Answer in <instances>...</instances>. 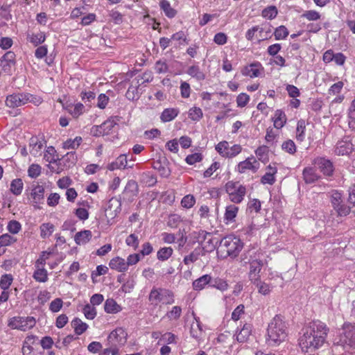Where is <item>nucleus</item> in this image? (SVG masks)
<instances>
[{"mask_svg": "<svg viewBox=\"0 0 355 355\" xmlns=\"http://www.w3.org/2000/svg\"><path fill=\"white\" fill-rule=\"evenodd\" d=\"M327 325L319 321H313L304 326L298 338L299 346L304 352H313L323 345L327 336Z\"/></svg>", "mask_w": 355, "mask_h": 355, "instance_id": "1", "label": "nucleus"}, {"mask_svg": "<svg viewBox=\"0 0 355 355\" xmlns=\"http://www.w3.org/2000/svg\"><path fill=\"white\" fill-rule=\"evenodd\" d=\"M288 334V327L286 322L281 316L277 315L268 325L266 343L272 347L279 345L286 340Z\"/></svg>", "mask_w": 355, "mask_h": 355, "instance_id": "2", "label": "nucleus"}, {"mask_svg": "<svg viewBox=\"0 0 355 355\" xmlns=\"http://www.w3.org/2000/svg\"><path fill=\"white\" fill-rule=\"evenodd\" d=\"M341 331L334 338V345H340L349 349H355V325L345 323Z\"/></svg>", "mask_w": 355, "mask_h": 355, "instance_id": "3", "label": "nucleus"}, {"mask_svg": "<svg viewBox=\"0 0 355 355\" xmlns=\"http://www.w3.org/2000/svg\"><path fill=\"white\" fill-rule=\"evenodd\" d=\"M220 248L222 252L226 253L227 256L235 258L243 249V243L239 237L230 234L221 239Z\"/></svg>", "mask_w": 355, "mask_h": 355, "instance_id": "4", "label": "nucleus"}, {"mask_svg": "<svg viewBox=\"0 0 355 355\" xmlns=\"http://www.w3.org/2000/svg\"><path fill=\"white\" fill-rule=\"evenodd\" d=\"M148 300L150 304L155 306L160 303L172 304L175 302L174 294L168 289L153 287L149 293Z\"/></svg>", "mask_w": 355, "mask_h": 355, "instance_id": "5", "label": "nucleus"}, {"mask_svg": "<svg viewBox=\"0 0 355 355\" xmlns=\"http://www.w3.org/2000/svg\"><path fill=\"white\" fill-rule=\"evenodd\" d=\"M225 191L230 200L234 203H241L246 194V188L239 182L229 181L225 184Z\"/></svg>", "mask_w": 355, "mask_h": 355, "instance_id": "6", "label": "nucleus"}, {"mask_svg": "<svg viewBox=\"0 0 355 355\" xmlns=\"http://www.w3.org/2000/svg\"><path fill=\"white\" fill-rule=\"evenodd\" d=\"M36 324V320L32 316H15L8 320V326L12 329H17L22 331H26Z\"/></svg>", "mask_w": 355, "mask_h": 355, "instance_id": "7", "label": "nucleus"}, {"mask_svg": "<svg viewBox=\"0 0 355 355\" xmlns=\"http://www.w3.org/2000/svg\"><path fill=\"white\" fill-rule=\"evenodd\" d=\"M331 203L334 210L338 216H346L351 212V207L343 203L342 195L338 191H334L331 196Z\"/></svg>", "mask_w": 355, "mask_h": 355, "instance_id": "8", "label": "nucleus"}, {"mask_svg": "<svg viewBox=\"0 0 355 355\" xmlns=\"http://www.w3.org/2000/svg\"><path fill=\"white\" fill-rule=\"evenodd\" d=\"M243 259L245 261V263H250L248 278L250 282L253 284L257 281L261 279L260 272L263 265V261L257 259H248V261H245V259H247L246 257Z\"/></svg>", "mask_w": 355, "mask_h": 355, "instance_id": "9", "label": "nucleus"}, {"mask_svg": "<svg viewBox=\"0 0 355 355\" xmlns=\"http://www.w3.org/2000/svg\"><path fill=\"white\" fill-rule=\"evenodd\" d=\"M128 334L125 331L118 327L113 330L107 337L108 345L110 346H123L127 342Z\"/></svg>", "mask_w": 355, "mask_h": 355, "instance_id": "10", "label": "nucleus"}, {"mask_svg": "<svg viewBox=\"0 0 355 355\" xmlns=\"http://www.w3.org/2000/svg\"><path fill=\"white\" fill-rule=\"evenodd\" d=\"M28 97H31L29 93L12 94L6 97V105L11 108L20 107L28 103Z\"/></svg>", "mask_w": 355, "mask_h": 355, "instance_id": "11", "label": "nucleus"}, {"mask_svg": "<svg viewBox=\"0 0 355 355\" xmlns=\"http://www.w3.org/2000/svg\"><path fill=\"white\" fill-rule=\"evenodd\" d=\"M45 189L43 185L39 183H33L31 186V197L32 198V205L40 209V205L44 203Z\"/></svg>", "mask_w": 355, "mask_h": 355, "instance_id": "12", "label": "nucleus"}, {"mask_svg": "<svg viewBox=\"0 0 355 355\" xmlns=\"http://www.w3.org/2000/svg\"><path fill=\"white\" fill-rule=\"evenodd\" d=\"M263 67L259 62H254L249 65H246L241 69V73L244 76H248L251 78L259 77L261 72H263Z\"/></svg>", "mask_w": 355, "mask_h": 355, "instance_id": "13", "label": "nucleus"}, {"mask_svg": "<svg viewBox=\"0 0 355 355\" xmlns=\"http://www.w3.org/2000/svg\"><path fill=\"white\" fill-rule=\"evenodd\" d=\"M15 64V54L12 51L6 52L0 58V66L5 72H10Z\"/></svg>", "mask_w": 355, "mask_h": 355, "instance_id": "14", "label": "nucleus"}, {"mask_svg": "<svg viewBox=\"0 0 355 355\" xmlns=\"http://www.w3.org/2000/svg\"><path fill=\"white\" fill-rule=\"evenodd\" d=\"M314 164L318 166L320 171L324 175L330 176L333 174L334 166L330 160L322 157H318L314 160Z\"/></svg>", "mask_w": 355, "mask_h": 355, "instance_id": "15", "label": "nucleus"}, {"mask_svg": "<svg viewBox=\"0 0 355 355\" xmlns=\"http://www.w3.org/2000/svg\"><path fill=\"white\" fill-rule=\"evenodd\" d=\"M257 28L258 29L257 38L259 42L271 37L272 26L270 24H263L261 26H257Z\"/></svg>", "mask_w": 355, "mask_h": 355, "instance_id": "16", "label": "nucleus"}, {"mask_svg": "<svg viewBox=\"0 0 355 355\" xmlns=\"http://www.w3.org/2000/svg\"><path fill=\"white\" fill-rule=\"evenodd\" d=\"M254 164H257V162L254 158L248 157L245 160L239 163L236 170L240 173H244L248 170L255 172L258 167L254 166Z\"/></svg>", "mask_w": 355, "mask_h": 355, "instance_id": "17", "label": "nucleus"}, {"mask_svg": "<svg viewBox=\"0 0 355 355\" xmlns=\"http://www.w3.org/2000/svg\"><path fill=\"white\" fill-rule=\"evenodd\" d=\"M109 266L111 269L121 272H125L128 270L125 260L119 257L112 258L110 261Z\"/></svg>", "mask_w": 355, "mask_h": 355, "instance_id": "18", "label": "nucleus"}, {"mask_svg": "<svg viewBox=\"0 0 355 355\" xmlns=\"http://www.w3.org/2000/svg\"><path fill=\"white\" fill-rule=\"evenodd\" d=\"M252 332V326L245 323L239 331L235 334L236 339L239 343H244L248 340Z\"/></svg>", "mask_w": 355, "mask_h": 355, "instance_id": "19", "label": "nucleus"}, {"mask_svg": "<svg viewBox=\"0 0 355 355\" xmlns=\"http://www.w3.org/2000/svg\"><path fill=\"white\" fill-rule=\"evenodd\" d=\"M92 237V234L90 230H83L77 232L75 234L74 240L77 245H84L88 243Z\"/></svg>", "mask_w": 355, "mask_h": 355, "instance_id": "20", "label": "nucleus"}, {"mask_svg": "<svg viewBox=\"0 0 355 355\" xmlns=\"http://www.w3.org/2000/svg\"><path fill=\"white\" fill-rule=\"evenodd\" d=\"M127 157L125 155H119L114 162L107 165V169L114 171L116 169L125 168L127 167Z\"/></svg>", "mask_w": 355, "mask_h": 355, "instance_id": "21", "label": "nucleus"}, {"mask_svg": "<svg viewBox=\"0 0 355 355\" xmlns=\"http://www.w3.org/2000/svg\"><path fill=\"white\" fill-rule=\"evenodd\" d=\"M268 168L269 171L266 173L265 175L262 176L261 182L263 184H268L272 185L275 182L276 180L275 175L277 172V168L275 166H272L271 165H269Z\"/></svg>", "mask_w": 355, "mask_h": 355, "instance_id": "22", "label": "nucleus"}, {"mask_svg": "<svg viewBox=\"0 0 355 355\" xmlns=\"http://www.w3.org/2000/svg\"><path fill=\"white\" fill-rule=\"evenodd\" d=\"M211 275H204L193 282L192 286L195 291H201L205 288L207 285L209 286Z\"/></svg>", "mask_w": 355, "mask_h": 355, "instance_id": "23", "label": "nucleus"}, {"mask_svg": "<svg viewBox=\"0 0 355 355\" xmlns=\"http://www.w3.org/2000/svg\"><path fill=\"white\" fill-rule=\"evenodd\" d=\"M178 108H166L161 114L160 119L162 122H169L173 120L179 114Z\"/></svg>", "mask_w": 355, "mask_h": 355, "instance_id": "24", "label": "nucleus"}, {"mask_svg": "<svg viewBox=\"0 0 355 355\" xmlns=\"http://www.w3.org/2000/svg\"><path fill=\"white\" fill-rule=\"evenodd\" d=\"M43 148V144L42 141H39L37 137H32L30 140L29 148L30 153L37 157L41 155V151Z\"/></svg>", "mask_w": 355, "mask_h": 355, "instance_id": "25", "label": "nucleus"}, {"mask_svg": "<svg viewBox=\"0 0 355 355\" xmlns=\"http://www.w3.org/2000/svg\"><path fill=\"white\" fill-rule=\"evenodd\" d=\"M118 121L116 117H111L101 124L105 135H108L113 132L114 128L118 125Z\"/></svg>", "mask_w": 355, "mask_h": 355, "instance_id": "26", "label": "nucleus"}, {"mask_svg": "<svg viewBox=\"0 0 355 355\" xmlns=\"http://www.w3.org/2000/svg\"><path fill=\"white\" fill-rule=\"evenodd\" d=\"M303 178L306 183L311 184L315 182L319 175L317 174L315 169L311 167L305 168L303 170Z\"/></svg>", "mask_w": 355, "mask_h": 355, "instance_id": "27", "label": "nucleus"}, {"mask_svg": "<svg viewBox=\"0 0 355 355\" xmlns=\"http://www.w3.org/2000/svg\"><path fill=\"white\" fill-rule=\"evenodd\" d=\"M239 211V207L234 205H230L226 207L224 216V220L226 224L232 222L236 218Z\"/></svg>", "mask_w": 355, "mask_h": 355, "instance_id": "28", "label": "nucleus"}, {"mask_svg": "<svg viewBox=\"0 0 355 355\" xmlns=\"http://www.w3.org/2000/svg\"><path fill=\"white\" fill-rule=\"evenodd\" d=\"M274 126L277 128H282L286 123V116L282 110H277L273 117Z\"/></svg>", "mask_w": 355, "mask_h": 355, "instance_id": "29", "label": "nucleus"}, {"mask_svg": "<svg viewBox=\"0 0 355 355\" xmlns=\"http://www.w3.org/2000/svg\"><path fill=\"white\" fill-rule=\"evenodd\" d=\"M27 40L31 44H33L35 46H37L38 45L44 43L46 40L45 33L43 32H40L37 33L28 34Z\"/></svg>", "mask_w": 355, "mask_h": 355, "instance_id": "30", "label": "nucleus"}, {"mask_svg": "<svg viewBox=\"0 0 355 355\" xmlns=\"http://www.w3.org/2000/svg\"><path fill=\"white\" fill-rule=\"evenodd\" d=\"M71 327L74 329L76 335H81L88 328V325L80 319L76 318L71 321Z\"/></svg>", "mask_w": 355, "mask_h": 355, "instance_id": "31", "label": "nucleus"}, {"mask_svg": "<svg viewBox=\"0 0 355 355\" xmlns=\"http://www.w3.org/2000/svg\"><path fill=\"white\" fill-rule=\"evenodd\" d=\"M352 150V144L345 141L338 142L336 145L335 153L338 155L349 154Z\"/></svg>", "mask_w": 355, "mask_h": 355, "instance_id": "32", "label": "nucleus"}, {"mask_svg": "<svg viewBox=\"0 0 355 355\" xmlns=\"http://www.w3.org/2000/svg\"><path fill=\"white\" fill-rule=\"evenodd\" d=\"M209 286L215 288L220 291H227L228 288V284L225 280L218 277L213 278L211 276Z\"/></svg>", "mask_w": 355, "mask_h": 355, "instance_id": "33", "label": "nucleus"}, {"mask_svg": "<svg viewBox=\"0 0 355 355\" xmlns=\"http://www.w3.org/2000/svg\"><path fill=\"white\" fill-rule=\"evenodd\" d=\"M187 73L197 80L201 81L205 79V74L200 70L198 65L189 67Z\"/></svg>", "mask_w": 355, "mask_h": 355, "instance_id": "34", "label": "nucleus"}, {"mask_svg": "<svg viewBox=\"0 0 355 355\" xmlns=\"http://www.w3.org/2000/svg\"><path fill=\"white\" fill-rule=\"evenodd\" d=\"M139 188L136 181L130 180L128 181L124 189V193L128 194L130 197L136 196L138 193Z\"/></svg>", "mask_w": 355, "mask_h": 355, "instance_id": "35", "label": "nucleus"}, {"mask_svg": "<svg viewBox=\"0 0 355 355\" xmlns=\"http://www.w3.org/2000/svg\"><path fill=\"white\" fill-rule=\"evenodd\" d=\"M36 270L33 273V278L38 282L44 283L48 280V272L44 267H35Z\"/></svg>", "mask_w": 355, "mask_h": 355, "instance_id": "36", "label": "nucleus"}, {"mask_svg": "<svg viewBox=\"0 0 355 355\" xmlns=\"http://www.w3.org/2000/svg\"><path fill=\"white\" fill-rule=\"evenodd\" d=\"M141 182L147 187H153L157 183V178L155 175L150 171L144 172L141 175Z\"/></svg>", "mask_w": 355, "mask_h": 355, "instance_id": "37", "label": "nucleus"}, {"mask_svg": "<svg viewBox=\"0 0 355 355\" xmlns=\"http://www.w3.org/2000/svg\"><path fill=\"white\" fill-rule=\"evenodd\" d=\"M104 309L108 313H116L121 311V307L114 300L107 299L105 302Z\"/></svg>", "mask_w": 355, "mask_h": 355, "instance_id": "38", "label": "nucleus"}, {"mask_svg": "<svg viewBox=\"0 0 355 355\" xmlns=\"http://www.w3.org/2000/svg\"><path fill=\"white\" fill-rule=\"evenodd\" d=\"M159 6L168 18H173L176 15V10L171 6L170 3L167 0H162L159 3Z\"/></svg>", "mask_w": 355, "mask_h": 355, "instance_id": "39", "label": "nucleus"}, {"mask_svg": "<svg viewBox=\"0 0 355 355\" xmlns=\"http://www.w3.org/2000/svg\"><path fill=\"white\" fill-rule=\"evenodd\" d=\"M23 187L24 184L21 179L17 178L11 182L10 190L15 196H19L22 192Z\"/></svg>", "mask_w": 355, "mask_h": 355, "instance_id": "40", "label": "nucleus"}, {"mask_svg": "<svg viewBox=\"0 0 355 355\" xmlns=\"http://www.w3.org/2000/svg\"><path fill=\"white\" fill-rule=\"evenodd\" d=\"M252 284L256 286L258 292L263 295L269 294L272 289V286L269 284L262 282L261 279L257 281Z\"/></svg>", "mask_w": 355, "mask_h": 355, "instance_id": "41", "label": "nucleus"}, {"mask_svg": "<svg viewBox=\"0 0 355 355\" xmlns=\"http://www.w3.org/2000/svg\"><path fill=\"white\" fill-rule=\"evenodd\" d=\"M83 139L81 137H76L75 139H69L62 144V147L64 149H76L79 147Z\"/></svg>", "mask_w": 355, "mask_h": 355, "instance_id": "42", "label": "nucleus"}, {"mask_svg": "<svg viewBox=\"0 0 355 355\" xmlns=\"http://www.w3.org/2000/svg\"><path fill=\"white\" fill-rule=\"evenodd\" d=\"M173 252V250L171 247L161 248L157 254V259L162 261H166L171 257Z\"/></svg>", "mask_w": 355, "mask_h": 355, "instance_id": "43", "label": "nucleus"}, {"mask_svg": "<svg viewBox=\"0 0 355 355\" xmlns=\"http://www.w3.org/2000/svg\"><path fill=\"white\" fill-rule=\"evenodd\" d=\"M83 312L85 318L88 320H93L97 314L96 308L89 304H87L84 306Z\"/></svg>", "mask_w": 355, "mask_h": 355, "instance_id": "44", "label": "nucleus"}, {"mask_svg": "<svg viewBox=\"0 0 355 355\" xmlns=\"http://www.w3.org/2000/svg\"><path fill=\"white\" fill-rule=\"evenodd\" d=\"M305 123L303 120H300L297 122L296 128V139L297 141H302L305 138Z\"/></svg>", "mask_w": 355, "mask_h": 355, "instance_id": "45", "label": "nucleus"}, {"mask_svg": "<svg viewBox=\"0 0 355 355\" xmlns=\"http://www.w3.org/2000/svg\"><path fill=\"white\" fill-rule=\"evenodd\" d=\"M182 315V308L179 306H175L172 309L167 312L165 317L168 318L170 320H177Z\"/></svg>", "mask_w": 355, "mask_h": 355, "instance_id": "46", "label": "nucleus"}, {"mask_svg": "<svg viewBox=\"0 0 355 355\" xmlns=\"http://www.w3.org/2000/svg\"><path fill=\"white\" fill-rule=\"evenodd\" d=\"M189 116L192 121H200L203 116L202 110L198 107H193L189 110Z\"/></svg>", "mask_w": 355, "mask_h": 355, "instance_id": "47", "label": "nucleus"}, {"mask_svg": "<svg viewBox=\"0 0 355 355\" xmlns=\"http://www.w3.org/2000/svg\"><path fill=\"white\" fill-rule=\"evenodd\" d=\"M12 281L13 277L10 274H5L1 276L0 279V287L3 290V291H7V289H8Z\"/></svg>", "mask_w": 355, "mask_h": 355, "instance_id": "48", "label": "nucleus"}, {"mask_svg": "<svg viewBox=\"0 0 355 355\" xmlns=\"http://www.w3.org/2000/svg\"><path fill=\"white\" fill-rule=\"evenodd\" d=\"M54 226L51 223H43L40 226V236L45 239L51 235L53 232Z\"/></svg>", "mask_w": 355, "mask_h": 355, "instance_id": "49", "label": "nucleus"}, {"mask_svg": "<svg viewBox=\"0 0 355 355\" xmlns=\"http://www.w3.org/2000/svg\"><path fill=\"white\" fill-rule=\"evenodd\" d=\"M191 336L194 338H199L202 334V328L198 320L196 323L191 324L190 330Z\"/></svg>", "mask_w": 355, "mask_h": 355, "instance_id": "50", "label": "nucleus"}, {"mask_svg": "<svg viewBox=\"0 0 355 355\" xmlns=\"http://www.w3.org/2000/svg\"><path fill=\"white\" fill-rule=\"evenodd\" d=\"M125 96L128 100L131 101L139 99L138 86L130 85L125 93Z\"/></svg>", "mask_w": 355, "mask_h": 355, "instance_id": "51", "label": "nucleus"}, {"mask_svg": "<svg viewBox=\"0 0 355 355\" xmlns=\"http://www.w3.org/2000/svg\"><path fill=\"white\" fill-rule=\"evenodd\" d=\"M274 35L277 40H284L288 35V31L286 26H280L275 28Z\"/></svg>", "mask_w": 355, "mask_h": 355, "instance_id": "52", "label": "nucleus"}, {"mask_svg": "<svg viewBox=\"0 0 355 355\" xmlns=\"http://www.w3.org/2000/svg\"><path fill=\"white\" fill-rule=\"evenodd\" d=\"M277 15V9L275 6H271L263 9L262 11V16L264 18L272 19L276 17Z\"/></svg>", "mask_w": 355, "mask_h": 355, "instance_id": "53", "label": "nucleus"}, {"mask_svg": "<svg viewBox=\"0 0 355 355\" xmlns=\"http://www.w3.org/2000/svg\"><path fill=\"white\" fill-rule=\"evenodd\" d=\"M16 241L17 239L8 234H4L0 236V245L2 247L10 245Z\"/></svg>", "mask_w": 355, "mask_h": 355, "instance_id": "54", "label": "nucleus"}, {"mask_svg": "<svg viewBox=\"0 0 355 355\" xmlns=\"http://www.w3.org/2000/svg\"><path fill=\"white\" fill-rule=\"evenodd\" d=\"M282 148L291 155H293L296 152V146L291 139L285 141L282 145Z\"/></svg>", "mask_w": 355, "mask_h": 355, "instance_id": "55", "label": "nucleus"}, {"mask_svg": "<svg viewBox=\"0 0 355 355\" xmlns=\"http://www.w3.org/2000/svg\"><path fill=\"white\" fill-rule=\"evenodd\" d=\"M153 168L157 169L162 177L167 178L170 175L171 171L169 168L165 166H162L159 162H155L153 164Z\"/></svg>", "mask_w": 355, "mask_h": 355, "instance_id": "56", "label": "nucleus"}, {"mask_svg": "<svg viewBox=\"0 0 355 355\" xmlns=\"http://www.w3.org/2000/svg\"><path fill=\"white\" fill-rule=\"evenodd\" d=\"M196 203V199L193 195H187L181 200V205L183 207L191 208Z\"/></svg>", "mask_w": 355, "mask_h": 355, "instance_id": "57", "label": "nucleus"}, {"mask_svg": "<svg viewBox=\"0 0 355 355\" xmlns=\"http://www.w3.org/2000/svg\"><path fill=\"white\" fill-rule=\"evenodd\" d=\"M229 147V143L226 141H223L216 146V150L221 156L226 157V153L228 152Z\"/></svg>", "mask_w": 355, "mask_h": 355, "instance_id": "58", "label": "nucleus"}, {"mask_svg": "<svg viewBox=\"0 0 355 355\" xmlns=\"http://www.w3.org/2000/svg\"><path fill=\"white\" fill-rule=\"evenodd\" d=\"M171 40L179 42L180 45L188 44V40L185 33L180 31L171 35Z\"/></svg>", "mask_w": 355, "mask_h": 355, "instance_id": "59", "label": "nucleus"}, {"mask_svg": "<svg viewBox=\"0 0 355 355\" xmlns=\"http://www.w3.org/2000/svg\"><path fill=\"white\" fill-rule=\"evenodd\" d=\"M41 173V166L38 164H33L28 169V176L31 178H37Z\"/></svg>", "mask_w": 355, "mask_h": 355, "instance_id": "60", "label": "nucleus"}, {"mask_svg": "<svg viewBox=\"0 0 355 355\" xmlns=\"http://www.w3.org/2000/svg\"><path fill=\"white\" fill-rule=\"evenodd\" d=\"M85 110V106L80 103H76L74 107L69 110V113L74 117L78 118Z\"/></svg>", "mask_w": 355, "mask_h": 355, "instance_id": "61", "label": "nucleus"}, {"mask_svg": "<svg viewBox=\"0 0 355 355\" xmlns=\"http://www.w3.org/2000/svg\"><path fill=\"white\" fill-rule=\"evenodd\" d=\"M7 229L11 234H17L21 229V225L17 220H10L7 226Z\"/></svg>", "mask_w": 355, "mask_h": 355, "instance_id": "62", "label": "nucleus"}, {"mask_svg": "<svg viewBox=\"0 0 355 355\" xmlns=\"http://www.w3.org/2000/svg\"><path fill=\"white\" fill-rule=\"evenodd\" d=\"M125 243L127 245L131 246L136 250L139 243L137 236L135 234H130L125 239Z\"/></svg>", "mask_w": 355, "mask_h": 355, "instance_id": "63", "label": "nucleus"}, {"mask_svg": "<svg viewBox=\"0 0 355 355\" xmlns=\"http://www.w3.org/2000/svg\"><path fill=\"white\" fill-rule=\"evenodd\" d=\"M302 17L309 21H316L320 18V15L318 12L311 10L304 12Z\"/></svg>", "mask_w": 355, "mask_h": 355, "instance_id": "64", "label": "nucleus"}]
</instances>
